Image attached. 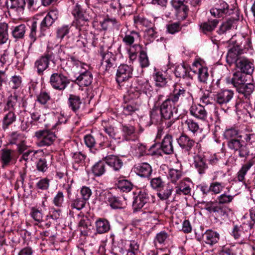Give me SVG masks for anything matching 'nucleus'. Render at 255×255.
I'll return each mask as SVG.
<instances>
[{"label":"nucleus","mask_w":255,"mask_h":255,"mask_svg":"<svg viewBox=\"0 0 255 255\" xmlns=\"http://www.w3.org/2000/svg\"><path fill=\"white\" fill-rule=\"evenodd\" d=\"M241 133L238 127L234 126L227 128L223 136L228 140L227 146L229 149L239 157L247 158L250 154V151L247 145L244 144V141L242 140L243 135Z\"/></svg>","instance_id":"1"},{"label":"nucleus","mask_w":255,"mask_h":255,"mask_svg":"<svg viewBox=\"0 0 255 255\" xmlns=\"http://www.w3.org/2000/svg\"><path fill=\"white\" fill-rule=\"evenodd\" d=\"M127 91L128 94L124 97L123 113L125 115L129 116L139 110L140 105L137 98L142 92H144V89L143 85H130V88Z\"/></svg>","instance_id":"2"},{"label":"nucleus","mask_w":255,"mask_h":255,"mask_svg":"<svg viewBox=\"0 0 255 255\" xmlns=\"http://www.w3.org/2000/svg\"><path fill=\"white\" fill-rule=\"evenodd\" d=\"M234 196L223 193L219 196L216 202L210 201L205 203V209L217 217H222L227 214L228 208L223 205L232 202Z\"/></svg>","instance_id":"3"},{"label":"nucleus","mask_w":255,"mask_h":255,"mask_svg":"<svg viewBox=\"0 0 255 255\" xmlns=\"http://www.w3.org/2000/svg\"><path fill=\"white\" fill-rule=\"evenodd\" d=\"M133 68L132 67L128 66L127 64L120 65L117 70L116 74V80L121 86L126 87V89L128 90L130 88V85L138 86L143 85V87L145 88L148 86V83L144 84L138 83L139 81H135L134 83H131L129 80L132 77Z\"/></svg>","instance_id":"4"},{"label":"nucleus","mask_w":255,"mask_h":255,"mask_svg":"<svg viewBox=\"0 0 255 255\" xmlns=\"http://www.w3.org/2000/svg\"><path fill=\"white\" fill-rule=\"evenodd\" d=\"M168 98L176 104L178 102L187 104L193 102L192 94L180 85H174V89Z\"/></svg>","instance_id":"5"},{"label":"nucleus","mask_w":255,"mask_h":255,"mask_svg":"<svg viewBox=\"0 0 255 255\" xmlns=\"http://www.w3.org/2000/svg\"><path fill=\"white\" fill-rule=\"evenodd\" d=\"M111 46L102 45L98 52L101 57V65L105 67V71L110 72L116 66V56L110 51Z\"/></svg>","instance_id":"6"},{"label":"nucleus","mask_w":255,"mask_h":255,"mask_svg":"<svg viewBox=\"0 0 255 255\" xmlns=\"http://www.w3.org/2000/svg\"><path fill=\"white\" fill-rule=\"evenodd\" d=\"M155 202V197L149 194L145 190L140 191L133 201L132 207L134 211L140 210L146 204H153Z\"/></svg>","instance_id":"7"},{"label":"nucleus","mask_w":255,"mask_h":255,"mask_svg":"<svg viewBox=\"0 0 255 255\" xmlns=\"http://www.w3.org/2000/svg\"><path fill=\"white\" fill-rule=\"evenodd\" d=\"M234 9L223 0H219L210 10L211 14L214 17H224L232 14Z\"/></svg>","instance_id":"8"},{"label":"nucleus","mask_w":255,"mask_h":255,"mask_svg":"<svg viewBox=\"0 0 255 255\" xmlns=\"http://www.w3.org/2000/svg\"><path fill=\"white\" fill-rule=\"evenodd\" d=\"M26 139V136L18 131H13L8 135V144H15L19 154H22L28 147Z\"/></svg>","instance_id":"9"},{"label":"nucleus","mask_w":255,"mask_h":255,"mask_svg":"<svg viewBox=\"0 0 255 255\" xmlns=\"http://www.w3.org/2000/svg\"><path fill=\"white\" fill-rule=\"evenodd\" d=\"M70 83V80L61 72L53 73L50 78L49 83L55 90L63 91Z\"/></svg>","instance_id":"10"},{"label":"nucleus","mask_w":255,"mask_h":255,"mask_svg":"<svg viewBox=\"0 0 255 255\" xmlns=\"http://www.w3.org/2000/svg\"><path fill=\"white\" fill-rule=\"evenodd\" d=\"M17 150L4 148L0 150V160L3 168L14 165L17 159Z\"/></svg>","instance_id":"11"},{"label":"nucleus","mask_w":255,"mask_h":255,"mask_svg":"<svg viewBox=\"0 0 255 255\" xmlns=\"http://www.w3.org/2000/svg\"><path fill=\"white\" fill-rule=\"evenodd\" d=\"M35 136L37 138L38 146H49L52 145L56 139L54 132L49 130H40L35 133Z\"/></svg>","instance_id":"12"},{"label":"nucleus","mask_w":255,"mask_h":255,"mask_svg":"<svg viewBox=\"0 0 255 255\" xmlns=\"http://www.w3.org/2000/svg\"><path fill=\"white\" fill-rule=\"evenodd\" d=\"M160 112L164 120H170L173 117L174 114L177 113L178 109L176 104L167 98L160 106Z\"/></svg>","instance_id":"13"},{"label":"nucleus","mask_w":255,"mask_h":255,"mask_svg":"<svg viewBox=\"0 0 255 255\" xmlns=\"http://www.w3.org/2000/svg\"><path fill=\"white\" fill-rule=\"evenodd\" d=\"M236 67L240 72L247 75H252L255 70L253 60L244 57L239 58L236 61Z\"/></svg>","instance_id":"14"},{"label":"nucleus","mask_w":255,"mask_h":255,"mask_svg":"<svg viewBox=\"0 0 255 255\" xmlns=\"http://www.w3.org/2000/svg\"><path fill=\"white\" fill-rule=\"evenodd\" d=\"M234 92L231 90L222 89L215 95V101L220 106L226 105L233 99Z\"/></svg>","instance_id":"15"},{"label":"nucleus","mask_w":255,"mask_h":255,"mask_svg":"<svg viewBox=\"0 0 255 255\" xmlns=\"http://www.w3.org/2000/svg\"><path fill=\"white\" fill-rule=\"evenodd\" d=\"M177 141L181 149L188 154L195 144V141L184 132L177 138Z\"/></svg>","instance_id":"16"},{"label":"nucleus","mask_w":255,"mask_h":255,"mask_svg":"<svg viewBox=\"0 0 255 255\" xmlns=\"http://www.w3.org/2000/svg\"><path fill=\"white\" fill-rule=\"evenodd\" d=\"M58 11L51 10L41 21L40 24V30L41 33L48 29L58 18Z\"/></svg>","instance_id":"17"},{"label":"nucleus","mask_w":255,"mask_h":255,"mask_svg":"<svg viewBox=\"0 0 255 255\" xmlns=\"http://www.w3.org/2000/svg\"><path fill=\"white\" fill-rule=\"evenodd\" d=\"M192 70L194 73L198 74V78L200 82L206 83L209 77L208 69L203 66L198 61H195L192 64Z\"/></svg>","instance_id":"18"},{"label":"nucleus","mask_w":255,"mask_h":255,"mask_svg":"<svg viewBox=\"0 0 255 255\" xmlns=\"http://www.w3.org/2000/svg\"><path fill=\"white\" fill-rule=\"evenodd\" d=\"M106 164L112 168L115 171H119L123 166L122 160L118 156L115 155H107L103 157Z\"/></svg>","instance_id":"19"},{"label":"nucleus","mask_w":255,"mask_h":255,"mask_svg":"<svg viewBox=\"0 0 255 255\" xmlns=\"http://www.w3.org/2000/svg\"><path fill=\"white\" fill-rule=\"evenodd\" d=\"M190 113L192 116L202 121L207 120V112L204 106L201 104L192 105L190 108Z\"/></svg>","instance_id":"20"},{"label":"nucleus","mask_w":255,"mask_h":255,"mask_svg":"<svg viewBox=\"0 0 255 255\" xmlns=\"http://www.w3.org/2000/svg\"><path fill=\"white\" fill-rule=\"evenodd\" d=\"M193 164L200 174L205 173L208 168L205 156L202 154H197L194 157Z\"/></svg>","instance_id":"21"},{"label":"nucleus","mask_w":255,"mask_h":255,"mask_svg":"<svg viewBox=\"0 0 255 255\" xmlns=\"http://www.w3.org/2000/svg\"><path fill=\"white\" fill-rule=\"evenodd\" d=\"M134 169L137 175L144 178H149L152 172L151 165L146 162L140 163L135 165Z\"/></svg>","instance_id":"22"},{"label":"nucleus","mask_w":255,"mask_h":255,"mask_svg":"<svg viewBox=\"0 0 255 255\" xmlns=\"http://www.w3.org/2000/svg\"><path fill=\"white\" fill-rule=\"evenodd\" d=\"M93 75L89 71H85L80 73L77 77L75 83L80 87H87L91 85L93 81Z\"/></svg>","instance_id":"23"},{"label":"nucleus","mask_w":255,"mask_h":255,"mask_svg":"<svg viewBox=\"0 0 255 255\" xmlns=\"http://www.w3.org/2000/svg\"><path fill=\"white\" fill-rule=\"evenodd\" d=\"M105 202L108 203L113 209H121L123 202L119 197L114 196L111 192H106L104 194Z\"/></svg>","instance_id":"24"},{"label":"nucleus","mask_w":255,"mask_h":255,"mask_svg":"<svg viewBox=\"0 0 255 255\" xmlns=\"http://www.w3.org/2000/svg\"><path fill=\"white\" fill-rule=\"evenodd\" d=\"M161 148L166 154L173 153V137L171 135L167 134L164 137L161 144Z\"/></svg>","instance_id":"25"},{"label":"nucleus","mask_w":255,"mask_h":255,"mask_svg":"<svg viewBox=\"0 0 255 255\" xmlns=\"http://www.w3.org/2000/svg\"><path fill=\"white\" fill-rule=\"evenodd\" d=\"M219 22L217 19L209 18L207 21L200 24V29L204 34H207L214 30Z\"/></svg>","instance_id":"26"},{"label":"nucleus","mask_w":255,"mask_h":255,"mask_svg":"<svg viewBox=\"0 0 255 255\" xmlns=\"http://www.w3.org/2000/svg\"><path fill=\"white\" fill-rule=\"evenodd\" d=\"M6 5L8 9L22 12L26 6V2L25 0H7Z\"/></svg>","instance_id":"27"},{"label":"nucleus","mask_w":255,"mask_h":255,"mask_svg":"<svg viewBox=\"0 0 255 255\" xmlns=\"http://www.w3.org/2000/svg\"><path fill=\"white\" fill-rule=\"evenodd\" d=\"M67 104L69 108L73 112L76 113L81 107L82 100L79 96L71 94L69 95Z\"/></svg>","instance_id":"28"},{"label":"nucleus","mask_w":255,"mask_h":255,"mask_svg":"<svg viewBox=\"0 0 255 255\" xmlns=\"http://www.w3.org/2000/svg\"><path fill=\"white\" fill-rule=\"evenodd\" d=\"M236 90L239 94L243 95L245 99L249 100L255 90V85L252 83H245L238 87Z\"/></svg>","instance_id":"29"},{"label":"nucleus","mask_w":255,"mask_h":255,"mask_svg":"<svg viewBox=\"0 0 255 255\" xmlns=\"http://www.w3.org/2000/svg\"><path fill=\"white\" fill-rule=\"evenodd\" d=\"M106 163L102 158L96 162L91 168V172L96 177H100L103 175L106 171Z\"/></svg>","instance_id":"30"},{"label":"nucleus","mask_w":255,"mask_h":255,"mask_svg":"<svg viewBox=\"0 0 255 255\" xmlns=\"http://www.w3.org/2000/svg\"><path fill=\"white\" fill-rule=\"evenodd\" d=\"M203 238L206 244L213 245L218 242L220 235L216 232L208 230L203 234Z\"/></svg>","instance_id":"31"},{"label":"nucleus","mask_w":255,"mask_h":255,"mask_svg":"<svg viewBox=\"0 0 255 255\" xmlns=\"http://www.w3.org/2000/svg\"><path fill=\"white\" fill-rule=\"evenodd\" d=\"M49 64L48 59L43 55L35 62L34 66L37 69L38 74L41 75H43L44 71L48 67Z\"/></svg>","instance_id":"32"},{"label":"nucleus","mask_w":255,"mask_h":255,"mask_svg":"<svg viewBox=\"0 0 255 255\" xmlns=\"http://www.w3.org/2000/svg\"><path fill=\"white\" fill-rule=\"evenodd\" d=\"M97 234H102L108 232L110 229L109 221L105 219H99L95 223Z\"/></svg>","instance_id":"33"},{"label":"nucleus","mask_w":255,"mask_h":255,"mask_svg":"<svg viewBox=\"0 0 255 255\" xmlns=\"http://www.w3.org/2000/svg\"><path fill=\"white\" fill-rule=\"evenodd\" d=\"M140 36L139 32L134 30L130 31L129 33H126L123 37V42L126 45L132 47L135 39H139Z\"/></svg>","instance_id":"34"},{"label":"nucleus","mask_w":255,"mask_h":255,"mask_svg":"<svg viewBox=\"0 0 255 255\" xmlns=\"http://www.w3.org/2000/svg\"><path fill=\"white\" fill-rule=\"evenodd\" d=\"M185 125L187 126L188 130L190 131L193 135H197L201 132L202 129L200 127L198 123L191 119H187L185 121Z\"/></svg>","instance_id":"35"},{"label":"nucleus","mask_w":255,"mask_h":255,"mask_svg":"<svg viewBox=\"0 0 255 255\" xmlns=\"http://www.w3.org/2000/svg\"><path fill=\"white\" fill-rule=\"evenodd\" d=\"M86 155L81 152H76L73 153L72 158L73 160V167L77 170L79 166H83L85 163Z\"/></svg>","instance_id":"36"},{"label":"nucleus","mask_w":255,"mask_h":255,"mask_svg":"<svg viewBox=\"0 0 255 255\" xmlns=\"http://www.w3.org/2000/svg\"><path fill=\"white\" fill-rule=\"evenodd\" d=\"M246 143L244 142V144L247 145L249 150L250 151V155L255 154L254 153L255 151V135L253 133H246L244 136L243 135Z\"/></svg>","instance_id":"37"},{"label":"nucleus","mask_w":255,"mask_h":255,"mask_svg":"<svg viewBox=\"0 0 255 255\" xmlns=\"http://www.w3.org/2000/svg\"><path fill=\"white\" fill-rule=\"evenodd\" d=\"M150 121L152 124L155 125H161L164 120L160 110L157 107H154L150 111Z\"/></svg>","instance_id":"38"},{"label":"nucleus","mask_w":255,"mask_h":255,"mask_svg":"<svg viewBox=\"0 0 255 255\" xmlns=\"http://www.w3.org/2000/svg\"><path fill=\"white\" fill-rule=\"evenodd\" d=\"M153 79L155 81V85L157 87H164L166 86L167 79L166 75L162 72H156L153 75Z\"/></svg>","instance_id":"39"},{"label":"nucleus","mask_w":255,"mask_h":255,"mask_svg":"<svg viewBox=\"0 0 255 255\" xmlns=\"http://www.w3.org/2000/svg\"><path fill=\"white\" fill-rule=\"evenodd\" d=\"M245 77L243 73L239 71L235 72L231 79V83L237 89L242 84L246 83Z\"/></svg>","instance_id":"40"},{"label":"nucleus","mask_w":255,"mask_h":255,"mask_svg":"<svg viewBox=\"0 0 255 255\" xmlns=\"http://www.w3.org/2000/svg\"><path fill=\"white\" fill-rule=\"evenodd\" d=\"M16 116L13 111H8V112L4 116L2 120V128L6 129L15 122Z\"/></svg>","instance_id":"41"},{"label":"nucleus","mask_w":255,"mask_h":255,"mask_svg":"<svg viewBox=\"0 0 255 255\" xmlns=\"http://www.w3.org/2000/svg\"><path fill=\"white\" fill-rule=\"evenodd\" d=\"M232 234L235 239L241 240V243H244L246 241H247V237L246 233L243 231V228L242 226H234L232 231Z\"/></svg>","instance_id":"42"},{"label":"nucleus","mask_w":255,"mask_h":255,"mask_svg":"<svg viewBox=\"0 0 255 255\" xmlns=\"http://www.w3.org/2000/svg\"><path fill=\"white\" fill-rule=\"evenodd\" d=\"M83 218L79 222L78 226L80 228L81 233L84 236H88V231L85 229L90 230V227L91 226V222L87 217H84L82 214Z\"/></svg>","instance_id":"43"},{"label":"nucleus","mask_w":255,"mask_h":255,"mask_svg":"<svg viewBox=\"0 0 255 255\" xmlns=\"http://www.w3.org/2000/svg\"><path fill=\"white\" fill-rule=\"evenodd\" d=\"M150 184L152 189L156 191H160L163 189L165 182L160 176L152 178L150 181Z\"/></svg>","instance_id":"44"},{"label":"nucleus","mask_w":255,"mask_h":255,"mask_svg":"<svg viewBox=\"0 0 255 255\" xmlns=\"http://www.w3.org/2000/svg\"><path fill=\"white\" fill-rule=\"evenodd\" d=\"M86 202L80 197L77 196L75 198L70 201V207L71 209H75L78 211L82 210L85 207Z\"/></svg>","instance_id":"45"},{"label":"nucleus","mask_w":255,"mask_h":255,"mask_svg":"<svg viewBox=\"0 0 255 255\" xmlns=\"http://www.w3.org/2000/svg\"><path fill=\"white\" fill-rule=\"evenodd\" d=\"M17 105V96H10L7 99L6 106L4 107V111H13L14 112Z\"/></svg>","instance_id":"46"},{"label":"nucleus","mask_w":255,"mask_h":255,"mask_svg":"<svg viewBox=\"0 0 255 255\" xmlns=\"http://www.w3.org/2000/svg\"><path fill=\"white\" fill-rule=\"evenodd\" d=\"M8 24L2 22L0 23V44L5 43L8 40Z\"/></svg>","instance_id":"47"},{"label":"nucleus","mask_w":255,"mask_h":255,"mask_svg":"<svg viewBox=\"0 0 255 255\" xmlns=\"http://www.w3.org/2000/svg\"><path fill=\"white\" fill-rule=\"evenodd\" d=\"M158 191V192L157 193V196L161 200H165L168 199L171 195L173 187L169 184H167L165 189L163 188V189Z\"/></svg>","instance_id":"48"},{"label":"nucleus","mask_w":255,"mask_h":255,"mask_svg":"<svg viewBox=\"0 0 255 255\" xmlns=\"http://www.w3.org/2000/svg\"><path fill=\"white\" fill-rule=\"evenodd\" d=\"M182 172L180 170L170 169L168 171L167 177L173 183H176L182 177Z\"/></svg>","instance_id":"49"},{"label":"nucleus","mask_w":255,"mask_h":255,"mask_svg":"<svg viewBox=\"0 0 255 255\" xmlns=\"http://www.w3.org/2000/svg\"><path fill=\"white\" fill-rule=\"evenodd\" d=\"M117 186L121 191L126 193L130 191L133 187L131 182L126 179L119 181Z\"/></svg>","instance_id":"50"},{"label":"nucleus","mask_w":255,"mask_h":255,"mask_svg":"<svg viewBox=\"0 0 255 255\" xmlns=\"http://www.w3.org/2000/svg\"><path fill=\"white\" fill-rule=\"evenodd\" d=\"M74 17L77 18V20L81 21L86 22L88 20V18L85 15V13L82 10L80 6L78 5H76L75 8L73 9L72 12Z\"/></svg>","instance_id":"51"},{"label":"nucleus","mask_w":255,"mask_h":255,"mask_svg":"<svg viewBox=\"0 0 255 255\" xmlns=\"http://www.w3.org/2000/svg\"><path fill=\"white\" fill-rule=\"evenodd\" d=\"M26 31V26L21 24L15 26L12 31L13 36L15 38H22L23 37Z\"/></svg>","instance_id":"52"},{"label":"nucleus","mask_w":255,"mask_h":255,"mask_svg":"<svg viewBox=\"0 0 255 255\" xmlns=\"http://www.w3.org/2000/svg\"><path fill=\"white\" fill-rule=\"evenodd\" d=\"M128 254L136 255L140 253L139 244L137 240L129 241L128 248L127 249Z\"/></svg>","instance_id":"53"},{"label":"nucleus","mask_w":255,"mask_h":255,"mask_svg":"<svg viewBox=\"0 0 255 255\" xmlns=\"http://www.w3.org/2000/svg\"><path fill=\"white\" fill-rule=\"evenodd\" d=\"M169 235L165 231H163L157 233L154 240L155 245L157 243L159 244H165V242L169 239Z\"/></svg>","instance_id":"54"},{"label":"nucleus","mask_w":255,"mask_h":255,"mask_svg":"<svg viewBox=\"0 0 255 255\" xmlns=\"http://www.w3.org/2000/svg\"><path fill=\"white\" fill-rule=\"evenodd\" d=\"M22 83V79L20 76L14 75L11 77L9 82V87L13 90H16L19 88Z\"/></svg>","instance_id":"55"},{"label":"nucleus","mask_w":255,"mask_h":255,"mask_svg":"<svg viewBox=\"0 0 255 255\" xmlns=\"http://www.w3.org/2000/svg\"><path fill=\"white\" fill-rule=\"evenodd\" d=\"M122 130L126 140H129L130 137L134 134L135 129L132 126L125 125L122 126Z\"/></svg>","instance_id":"56"},{"label":"nucleus","mask_w":255,"mask_h":255,"mask_svg":"<svg viewBox=\"0 0 255 255\" xmlns=\"http://www.w3.org/2000/svg\"><path fill=\"white\" fill-rule=\"evenodd\" d=\"M64 201V194L62 191H59L53 197L52 202L56 207L61 208L63 207Z\"/></svg>","instance_id":"57"},{"label":"nucleus","mask_w":255,"mask_h":255,"mask_svg":"<svg viewBox=\"0 0 255 255\" xmlns=\"http://www.w3.org/2000/svg\"><path fill=\"white\" fill-rule=\"evenodd\" d=\"M176 14L179 19H185L188 15L189 8L185 4L180 7L175 9Z\"/></svg>","instance_id":"58"},{"label":"nucleus","mask_w":255,"mask_h":255,"mask_svg":"<svg viewBox=\"0 0 255 255\" xmlns=\"http://www.w3.org/2000/svg\"><path fill=\"white\" fill-rule=\"evenodd\" d=\"M240 51L237 49L236 47H233L231 48L227 55V61L228 62H232L234 61H237L239 58H237L239 55L241 54Z\"/></svg>","instance_id":"59"},{"label":"nucleus","mask_w":255,"mask_h":255,"mask_svg":"<svg viewBox=\"0 0 255 255\" xmlns=\"http://www.w3.org/2000/svg\"><path fill=\"white\" fill-rule=\"evenodd\" d=\"M51 99L50 94L46 91H41L36 97L37 101L42 105H45Z\"/></svg>","instance_id":"60"},{"label":"nucleus","mask_w":255,"mask_h":255,"mask_svg":"<svg viewBox=\"0 0 255 255\" xmlns=\"http://www.w3.org/2000/svg\"><path fill=\"white\" fill-rule=\"evenodd\" d=\"M30 215L35 221L40 223L42 221L43 213L41 210L33 207L30 209Z\"/></svg>","instance_id":"61"},{"label":"nucleus","mask_w":255,"mask_h":255,"mask_svg":"<svg viewBox=\"0 0 255 255\" xmlns=\"http://www.w3.org/2000/svg\"><path fill=\"white\" fill-rule=\"evenodd\" d=\"M225 184L222 182H214L210 184L211 191L215 194L220 193L225 188Z\"/></svg>","instance_id":"62"},{"label":"nucleus","mask_w":255,"mask_h":255,"mask_svg":"<svg viewBox=\"0 0 255 255\" xmlns=\"http://www.w3.org/2000/svg\"><path fill=\"white\" fill-rule=\"evenodd\" d=\"M70 27L68 25H64L57 28L56 30V37L57 38L62 39L69 32Z\"/></svg>","instance_id":"63"},{"label":"nucleus","mask_w":255,"mask_h":255,"mask_svg":"<svg viewBox=\"0 0 255 255\" xmlns=\"http://www.w3.org/2000/svg\"><path fill=\"white\" fill-rule=\"evenodd\" d=\"M188 70L184 65L176 67L174 73L176 77L185 78L187 76Z\"/></svg>","instance_id":"64"}]
</instances>
